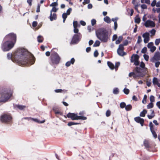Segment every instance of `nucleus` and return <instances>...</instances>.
Wrapping results in <instances>:
<instances>
[{
  "mask_svg": "<svg viewBox=\"0 0 160 160\" xmlns=\"http://www.w3.org/2000/svg\"><path fill=\"white\" fill-rule=\"evenodd\" d=\"M142 41V39L141 36H138V39L137 40V43L139 44Z\"/></svg>",
  "mask_w": 160,
  "mask_h": 160,
  "instance_id": "obj_49",
  "label": "nucleus"
},
{
  "mask_svg": "<svg viewBox=\"0 0 160 160\" xmlns=\"http://www.w3.org/2000/svg\"><path fill=\"white\" fill-rule=\"evenodd\" d=\"M153 106V104L152 102H151L147 106V108L148 109L152 108Z\"/></svg>",
  "mask_w": 160,
  "mask_h": 160,
  "instance_id": "obj_38",
  "label": "nucleus"
},
{
  "mask_svg": "<svg viewBox=\"0 0 160 160\" xmlns=\"http://www.w3.org/2000/svg\"><path fill=\"white\" fill-rule=\"evenodd\" d=\"M139 57L137 54H133L131 59V62H134V64L135 65H138L139 64V62L138 61Z\"/></svg>",
  "mask_w": 160,
  "mask_h": 160,
  "instance_id": "obj_7",
  "label": "nucleus"
},
{
  "mask_svg": "<svg viewBox=\"0 0 160 160\" xmlns=\"http://www.w3.org/2000/svg\"><path fill=\"white\" fill-rule=\"evenodd\" d=\"M156 32V30L154 29H152V30H150V31L149 32L151 34V37L154 36L155 35Z\"/></svg>",
  "mask_w": 160,
  "mask_h": 160,
  "instance_id": "obj_30",
  "label": "nucleus"
},
{
  "mask_svg": "<svg viewBox=\"0 0 160 160\" xmlns=\"http://www.w3.org/2000/svg\"><path fill=\"white\" fill-rule=\"evenodd\" d=\"M31 119L32 120H33L34 121V122H38V123H44L45 122V120H43V121H41V122H40L39 121V120H38V119H34V118H31Z\"/></svg>",
  "mask_w": 160,
  "mask_h": 160,
  "instance_id": "obj_36",
  "label": "nucleus"
},
{
  "mask_svg": "<svg viewBox=\"0 0 160 160\" xmlns=\"http://www.w3.org/2000/svg\"><path fill=\"white\" fill-rule=\"evenodd\" d=\"M144 38L143 41L144 43H147L150 40V34L148 32L143 33L142 35Z\"/></svg>",
  "mask_w": 160,
  "mask_h": 160,
  "instance_id": "obj_15",
  "label": "nucleus"
},
{
  "mask_svg": "<svg viewBox=\"0 0 160 160\" xmlns=\"http://www.w3.org/2000/svg\"><path fill=\"white\" fill-rule=\"evenodd\" d=\"M68 15L66 13H64L62 15V17L63 18V22H64L66 18H67Z\"/></svg>",
  "mask_w": 160,
  "mask_h": 160,
  "instance_id": "obj_34",
  "label": "nucleus"
},
{
  "mask_svg": "<svg viewBox=\"0 0 160 160\" xmlns=\"http://www.w3.org/2000/svg\"><path fill=\"white\" fill-rule=\"evenodd\" d=\"M58 9V8H56L55 7H53L52 8V9L50 13H52V12H57Z\"/></svg>",
  "mask_w": 160,
  "mask_h": 160,
  "instance_id": "obj_50",
  "label": "nucleus"
},
{
  "mask_svg": "<svg viewBox=\"0 0 160 160\" xmlns=\"http://www.w3.org/2000/svg\"><path fill=\"white\" fill-rule=\"evenodd\" d=\"M107 64L108 66L109 67L112 69H114V66L113 64L111 62H108Z\"/></svg>",
  "mask_w": 160,
  "mask_h": 160,
  "instance_id": "obj_26",
  "label": "nucleus"
},
{
  "mask_svg": "<svg viewBox=\"0 0 160 160\" xmlns=\"http://www.w3.org/2000/svg\"><path fill=\"white\" fill-rule=\"evenodd\" d=\"M142 8L143 9H146L147 8V6L145 4H142L141 6Z\"/></svg>",
  "mask_w": 160,
  "mask_h": 160,
  "instance_id": "obj_59",
  "label": "nucleus"
},
{
  "mask_svg": "<svg viewBox=\"0 0 160 160\" xmlns=\"http://www.w3.org/2000/svg\"><path fill=\"white\" fill-rule=\"evenodd\" d=\"M123 37L122 36H119L118 39L116 41V44H118L120 43L121 41L122 40Z\"/></svg>",
  "mask_w": 160,
  "mask_h": 160,
  "instance_id": "obj_24",
  "label": "nucleus"
},
{
  "mask_svg": "<svg viewBox=\"0 0 160 160\" xmlns=\"http://www.w3.org/2000/svg\"><path fill=\"white\" fill-rule=\"evenodd\" d=\"M72 10V8H69L67 11V12L66 13L68 15H69L70 14Z\"/></svg>",
  "mask_w": 160,
  "mask_h": 160,
  "instance_id": "obj_55",
  "label": "nucleus"
},
{
  "mask_svg": "<svg viewBox=\"0 0 160 160\" xmlns=\"http://www.w3.org/2000/svg\"><path fill=\"white\" fill-rule=\"evenodd\" d=\"M160 43V38L157 39L155 41V43L156 45H158Z\"/></svg>",
  "mask_w": 160,
  "mask_h": 160,
  "instance_id": "obj_48",
  "label": "nucleus"
},
{
  "mask_svg": "<svg viewBox=\"0 0 160 160\" xmlns=\"http://www.w3.org/2000/svg\"><path fill=\"white\" fill-rule=\"evenodd\" d=\"M156 1L154 0L151 3V6L152 7H154L156 5Z\"/></svg>",
  "mask_w": 160,
  "mask_h": 160,
  "instance_id": "obj_56",
  "label": "nucleus"
},
{
  "mask_svg": "<svg viewBox=\"0 0 160 160\" xmlns=\"http://www.w3.org/2000/svg\"><path fill=\"white\" fill-rule=\"evenodd\" d=\"M126 106V104L124 102H122L120 104V107L121 108H125Z\"/></svg>",
  "mask_w": 160,
  "mask_h": 160,
  "instance_id": "obj_44",
  "label": "nucleus"
},
{
  "mask_svg": "<svg viewBox=\"0 0 160 160\" xmlns=\"http://www.w3.org/2000/svg\"><path fill=\"white\" fill-rule=\"evenodd\" d=\"M150 100L151 102H152L155 101V98L154 96L151 95L150 97Z\"/></svg>",
  "mask_w": 160,
  "mask_h": 160,
  "instance_id": "obj_40",
  "label": "nucleus"
},
{
  "mask_svg": "<svg viewBox=\"0 0 160 160\" xmlns=\"http://www.w3.org/2000/svg\"><path fill=\"white\" fill-rule=\"evenodd\" d=\"M57 18V16L55 13H50V20L51 21H52L54 20H56Z\"/></svg>",
  "mask_w": 160,
  "mask_h": 160,
  "instance_id": "obj_20",
  "label": "nucleus"
},
{
  "mask_svg": "<svg viewBox=\"0 0 160 160\" xmlns=\"http://www.w3.org/2000/svg\"><path fill=\"white\" fill-rule=\"evenodd\" d=\"M160 64V62L159 61H157L155 63V66L156 68H158L159 67Z\"/></svg>",
  "mask_w": 160,
  "mask_h": 160,
  "instance_id": "obj_61",
  "label": "nucleus"
},
{
  "mask_svg": "<svg viewBox=\"0 0 160 160\" xmlns=\"http://www.w3.org/2000/svg\"><path fill=\"white\" fill-rule=\"evenodd\" d=\"M155 25V23L151 20H147L144 23V25L146 27H154Z\"/></svg>",
  "mask_w": 160,
  "mask_h": 160,
  "instance_id": "obj_12",
  "label": "nucleus"
},
{
  "mask_svg": "<svg viewBox=\"0 0 160 160\" xmlns=\"http://www.w3.org/2000/svg\"><path fill=\"white\" fill-rule=\"evenodd\" d=\"M147 98V95H144L142 101V103H143L144 104L146 103V100Z\"/></svg>",
  "mask_w": 160,
  "mask_h": 160,
  "instance_id": "obj_45",
  "label": "nucleus"
},
{
  "mask_svg": "<svg viewBox=\"0 0 160 160\" xmlns=\"http://www.w3.org/2000/svg\"><path fill=\"white\" fill-rule=\"evenodd\" d=\"M160 60V53L159 52L155 53L153 57L151 59L152 62H154L155 61H158Z\"/></svg>",
  "mask_w": 160,
  "mask_h": 160,
  "instance_id": "obj_14",
  "label": "nucleus"
},
{
  "mask_svg": "<svg viewBox=\"0 0 160 160\" xmlns=\"http://www.w3.org/2000/svg\"><path fill=\"white\" fill-rule=\"evenodd\" d=\"M156 11L158 13H159V14L158 16V17L159 18V23H160V8H157L156 9Z\"/></svg>",
  "mask_w": 160,
  "mask_h": 160,
  "instance_id": "obj_47",
  "label": "nucleus"
},
{
  "mask_svg": "<svg viewBox=\"0 0 160 160\" xmlns=\"http://www.w3.org/2000/svg\"><path fill=\"white\" fill-rule=\"evenodd\" d=\"M134 20L135 22L137 23H139L141 21L140 18L138 15L135 18Z\"/></svg>",
  "mask_w": 160,
  "mask_h": 160,
  "instance_id": "obj_25",
  "label": "nucleus"
},
{
  "mask_svg": "<svg viewBox=\"0 0 160 160\" xmlns=\"http://www.w3.org/2000/svg\"><path fill=\"white\" fill-rule=\"evenodd\" d=\"M117 38V35L115 34L113 35L112 38V40L113 41H115Z\"/></svg>",
  "mask_w": 160,
  "mask_h": 160,
  "instance_id": "obj_63",
  "label": "nucleus"
},
{
  "mask_svg": "<svg viewBox=\"0 0 160 160\" xmlns=\"http://www.w3.org/2000/svg\"><path fill=\"white\" fill-rule=\"evenodd\" d=\"M143 57L144 59L146 61H148L149 59V56L146 54H144L143 55Z\"/></svg>",
  "mask_w": 160,
  "mask_h": 160,
  "instance_id": "obj_53",
  "label": "nucleus"
},
{
  "mask_svg": "<svg viewBox=\"0 0 160 160\" xmlns=\"http://www.w3.org/2000/svg\"><path fill=\"white\" fill-rule=\"evenodd\" d=\"M16 106L20 110H22L26 108V106L22 105H16Z\"/></svg>",
  "mask_w": 160,
  "mask_h": 160,
  "instance_id": "obj_27",
  "label": "nucleus"
},
{
  "mask_svg": "<svg viewBox=\"0 0 160 160\" xmlns=\"http://www.w3.org/2000/svg\"><path fill=\"white\" fill-rule=\"evenodd\" d=\"M98 55V53L97 50H95L94 53V56L95 57H97Z\"/></svg>",
  "mask_w": 160,
  "mask_h": 160,
  "instance_id": "obj_58",
  "label": "nucleus"
},
{
  "mask_svg": "<svg viewBox=\"0 0 160 160\" xmlns=\"http://www.w3.org/2000/svg\"><path fill=\"white\" fill-rule=\"evenodd\" d=\"M144 144L145 146L147 148H148L149 146L148 142L147 140H144Z\"/></svg>",
  "mask_w": 160,
  "mask_h": 160,
  "instance_id": "obj_33",
  "label": "nucleus"
},
{
  "mask_svg": "<svg viewBox=\"0 0 160 160\" xmlns=\"http://www.w3.org/2000/svg\"><path fill=\"white\" fill-rule=\"evenodd\" d=\"M136 70L137 71L139 75H143V76H140V77H143L147 72V68H141L139 67H137L136 68Z\"/></svg>",
  "mask_w": 160,
  "mask_h": 160,
  "instance_id": "obj_9",
  "label": "nucleus"
},
{
  "mask_svg": "<svg viewBox=\"0 0 160 160\" xmlns=\"http://www.w3.org/2000/svg\"><path fill=\"white\" fill-rule=\"evenodd\" d=\"M156 47L154 46H152L151 48H150V51L151 52H154V51L156 50Z\"/></svg>",
  "mask_w": 160,
  "mask_h": 160,
  "instance_id": "obj_51",
  "label": "nucleus"
},
{
  "mask_svg": "<svg viewBox=\"0 0 160 160\" xmlns=\"http://www.w3.org/2000/svg\"><path fill=\"white\" fill-rule=\"evenodd\" d=\"M96 34L98 39L102 42H106L108 38V33L107 31L104 28H101L96 32Z\"/></svg>",
  "mask_w": 160,
  "mask_h": 160,
  "instance_id": "obj_2",
  "label": "nucleus"
},
{
  "mask_svg": "<svg viewBox=\"0 0 160 160\" xmlns=\"http://www.w3.org/2000/svg\"><path fill=\"white\" fill-rule=\"evenodd\" d=\"M147 51V48L146 47H144V48H143L141 51V52L142 53H145Z\"/></svg>",
  "mask_w": 160,
  "mask_h": 160,
  "instance_id": "obj_52",
  "label": "nucleus"
},
{
  "mask_svg": "<svg viewBox=\"0 0 160 160\" xmlns=\"http://www.w3.org/2000/svg\"><path fill=\"white\" fill-rule=\"evenodd\" d=\"M73 24L74 28H79L80 26V25L78 23V22L77 21H73Z\"/></svg>",
  "mask_w": 160,
  "mask_h": 160,
  "instance_id": "obj_21",
  "label": "nucleus"
},
{
  "mask_svg": "<svg viewBox=\"0 0 160 160\" xmlns=\"http://www.w3.org/2000/svg\"><path fill=\"white\" fill-rule=\"evenodd\" d=\"M123 91L124 92V93L126 94H128L129 92V90L126 88H125L123 89Z\"/></svg>",
  "mask_w": 160,
  "mask_h": 160,
  "instance_id": "obj_39",
  "label": "nucleus"
},
{
  "mask_svg": "<svg viewBox=\"0 0 160 160\" xmlns=\"http://www.w3.org/2000/svg\"><path fill=\"white\" fill-rule=\"evenodd\" d=\"M132 106L131 105L129 104L126 106L125 107V109L127 111H129L132 109Z\"/></svg>",
  "mask_w": 160,
  "mask_h": 160,
  "instance_id": "obj_37",
  "label": "nucleus"
},
{
  "mask_svg": "<svg viewBox=\"0 0 160 160\" xmlns=\"http://www.w3.org/2000/svg\"><path fill=\"white\" fill-rule=\"evenodd\" d=\"M134 120L137 122L140 123L142 126H143V123L144 122V120L143 119L138 117L134 118Z\"/></svg>",
  "mask_w": 160,
  "mask_h": 160,
  "instance_id": "obj_17",
  "label": "nucleus"
},
{
  "mask_svg": "<svg viewBox=\"0 0 160 160\" xmlns=\"http://www.w3.org/2000/svg\"><path fill=\"white\" fill-rule=\"evenodd\" d=\"M142 3H146L149 4H150V0H141Z\"/></svg>",
  "mask_w": 160,
  "mask_h": 160,
  "instance_id": "obj_35",
  "label": "nucleus"
},
{
  "mask_svg": "<svg viewBox=\"0 0 160 160\" xmlns=\"http://www.w3.org/2000/svg\"><path fill=\"white\" fill-rule=\"evenodd\" d=\"M60 58L57 53L52 58V63L55 64H58L60 61Z\"/></svg>",
  "mask_w": 160,
  "mask_h": 160,
  "instance_id": "obj_13",
  "label": "nucleus"
},
{
  "mask_svg": "<svg viewBox=\"0 0 160 160\" xmlns=\"http://www.w3.org/2000/svg\"><path fill=\"white\" fill-rule=\"evenodd\" d=\"M11 96V93L6 91L0 93V102L7 101Z\"/></svg>",
  "mask_w": 160,
  "mask_h": 160,
  "instance_id": "obj_4",
  "label": "nucleus"
},
{
  "mask_svg": "<svg viewBox=\"0 0 160 160\" xmlns=\"http://www.w3.org/2000/svg\"><path fill=\"white\" fill-rule=\"evenodd\" d=\"M123 46L122 44H120L119 47L117 50V53L118 54L122 56H123L126 55V53L123 51Z\"/></svg>",
  "mask_w": 160,
  "mask_h": 160,
  "instance_id": "obj_10",
  "label": "nucleus"
},
{
  "mask_svg": "<svg viewBox=\"0 0 160 160\" xmlns=\"http://www.w3.org/2000/svg\"><path fill=\"white\" fill-rule=\"evenodd\" d=\"M152 83L154 85H157L158 87H160V79L158 80L157 78L154 77L153 79Z\"/></svg>",
  "mask_w": 160,
  "mask_h": 160,
  "instance_id": "obj_18",
  "label": "nucleus"
},
{
  "mask_svg": "<svg viewBox=\"0 0 160 160\" xmlns=\"http://www.w3.org/2000/svg\"><path fill=\"white\" fill-rule=\"evenodd\" d=\"M104 20L105 22L108 23H109L111 22V20L109 17L108 16H106L104 18Z\"/></svg>",
  "mask_w": 160,
  "mask_h": 160,
  "instance_id": "obj_23",
  "label": "nucleus"
},
{
  "mask_svg": "<svg viewBox=\"0 0 160 160\" xmlns=\"http://www.w3.org/2000/svg\"><path fill=\"white\" fill-rule=\"evenodd\" d=\"M79 124V123H75L74 122H68V125L69 126H71L72 125H77Z\"/></svg>",
  "mask_w": 160,
  "mask_h": 160,
  "instance_id": "obj_41",
  "label": "nucleus"
},
{
  "mask_svg": "<svg viewBox=\"0 0 160 160\" xmlns=\"http://www.w3.org/2000/svg\"><path fill=\"white\" fill-rule=\"evenodd\" d=\"M149 126L150 127V130H153V125L152 122H150L149 124Z\"/></svg>",
  "mask_w": 160,
  "mask_h": 160,
  "instance_id": "obj_54",
  "label": "nucleus"
},
{
  "mask_svg": "<svg viewBox=\"0 0 160 160\" xmlns=\"http://www.w3.org/2000/svg\"><path fill=\"white\" fill-rule=\"evenodd\" d=\"M118 89L117 88H115L113 90V93L114 94H117L118 93Z\"/></svg>",
  "mask_w": 160,
  "mask_h": 160,
  "instance_id": "obj_43",
  "label": "nucleus"
},
{
  "mask_svg": "<svg viewBox=\"0 0 160 160\" xmlns=\"http://www.w3.org/2000/svg\"><path fill=\"white\" fill-rule=\"evenodd\" d=\"M7 57L9 59L14 58L16 60L20 62L22 64L27 66L33 64L35 60L33 56L24 49H19L14 55L8 53L7 55Z\"/></svg>",
  "mask_w": 160,
  "mask_h": 160,
  "instance_id": "obj_1",
  "label": "nucleus"
},
{
  "mask_svg": "<svg viewBox=\"0 0 160 160\" xmlns=\"http://www.w3.org/2000/svg\"><path fill=\"white\" fill-rule=\"evenodd\" d=\"M151 131L152 135H153V136L154 137V138H156L157 137V135L156 133V132H155V131L154 130H151Z\"/></svg>",
  "mask_w": 160,
  "mask_h": 160,
  "instance_id": "obj_46",
  "label": "nucleus"
},
{
  "mask_svg": "<svg viewBox=\"0 0 160 160\" xmlns=\"http://www.w3.org/2000/svg\"><path fill=\"white\" fill-rule=\"evenodd\" d=\"M37 25V22L36 21L33 22L32 25L33 27H35Z\"/></svg>",
  "mask_w": 160,
  "mask_h": 160,
  "instance_id": "obj_62",
  "label": "nucleus"
},
{
  "mask_svg": "<svg viewBox=\"0 0 160 160\" xmlns=\"http://www.w3.org/2000/svg\"><path fill=\"white\" fill-rule=\"evenodd\" d=\"M67 117L69 118H71L72 120L82 119L85 120L87 118L85 117L78 116L77 114L74 113H69L67 115Z\"/></svg>",
  "mask_w": 160,
  "mask_h": 160,
  "instance_id": "obj_5",
  "label": "nucleus"
},
{
  "mask_svg": "<svg viewBox=\"0 0 160 160\" xmlns=\"http://www.w3.org/2000/svg\"><path fill=\"white\" fill-rule=\"evenodd\" d=\"M14 44L12 41H8L2 44L1 48L3 51H8L13 47Z\"/></svg>",
  "mask_w": 160,
  "mask_h": 160,
  "instance_id": "obj_3",
  "label": "nucleus"
},
{
  "mask_svg": "<svg viewBox=\"0 0 160 160\" xmlns=\"http://www.w3.org/2000/svg\"><path fill=\"white\" fill-rule=\"evenodd\" d=\"M81 39L80 34H75L74 35L71 42V44H76Z\"/></svg>",
  "mask_w": 160,
  "mask_h": 160,
  "instance_id": "obj_8",
  "label": "nucleus"
},
{
  "mask_svg": "<svg viewBox=\"0 0 160 160\" xmlns=\"http://www.w3.org/2000/svg\"><path fill=\"white\" fill-rule=\"evenodd\" d=\"M106 116L107 117H109L110 115L111 114V112L110 110H108L106 112Z\"/></svg>",
  "mask_w": 160,
  "mask_h": 160,
  "instance_id": "obj_57",
  "label": "nucleus"
},
{
  "mask_svg": "<svg viewBox=\"0 0 160 160\" xmlns=\"http://www.w3.org/2000/svg\"><path fill=\"white\" fill-rule=\"evenodd\" d=\"M150 111H151V115H148V118L149 119H152L155 116L154 114V111L153 110H152L151 109V110H150Z\"/></svg>",
  "mask_w": 160,
  "mask_h": 160,
  "instance_id": "obj_22",
  "label": "nucleus"
},
{
  "mask_svg": "<svg viewBox=\"0 0 160 160\" xmlns=\"http://www.w3.org/2000/svg\"><path fill=\"white\" fill-rule=\"evenodd\" d=\"M38 41L39 42H41L43 41V38L42 36H39L38 37Z\"/></svg>",
  "mask_w": 160,
  "mask_h": 160,
  "instance_id": "obj_31",
  "label": "nucleus"
},
{
  "mask_svg": "<svg viewBox=\"0 0 160 160\" xmlns=\"http://www.w3.org/2000/svg\"><path fill=\"white\" fill-rule=\"evenodd\" d=\"M11 117L8 114H4L1 116L0 120L1 122L5 123L9 122L12 121Z\"/></svg>",
  "mask_w": 160,
  "mask_h": 160,
  "instance_id": "obj_6",
  "label": "nucleus"
},
{
  "mask_svg": "<svg viewBox=\"0 0 160 160\" xmlns=\"http://www.w3.org/2000/svg\"><path fill=\"white\" fill-rule=\"evenodd\" d=\"M147 113V110H143V111L140 113V116L141 117H144Z\"/></svg>",
  "mask_w": 160,
  "mask_h": 160,
  "instance_id": "obj_28",
  "label": "nucleus"
},
{
  "mask_svg": "<svg viewBox=\"0 0 160 160\" xmlns=\"http://www.w3.org/2000/svg\"><path fill=\"white\" fill-rule=\"evenodd\" d=\"M96 23V21L95 19H93L91 20V23L92 25L94 26Z\"/></svg>",
  "mask_w": 160,
  "mask_h": 160,
  "instance_id": "obj_60",
  "label": "nucleus"
},
{
  "mask_svg": "<svg viewBox=\"0 0 160 160\" xmlns=\"http://www.w3.org/2000/svg\"><path fill=\"white\" fill-rule=\"evenodd\" d=\"M5 38L7 39H11L12 40L11 41H12L14 43V44L16 42V36L13 33H11L8 34L6 36Z\"/></svg>",
  "mask_w": 160,
  "mask_h": 160,
  "instance_id": "obj_11",
  "label": "nucleus"
},
{
  "mask_svg": "<svg viewBox=\"0 0 160 160\" xmlns=\"http://www.w3.org/2000/svg\"><path fill=\"white\" fill-rule=\"evenodd\" d=\"M58 1V0H56V1L52 3L50 5V7H55L56 6H57L58 5V4L57 3Z\"/></svg>",
  "mask_w": 160,
  "mask_h": 160,
  "instance_id": "obj_32",
  "label": "nucleus"
},
{
  "mask_svg": "<svg viewBox=\"0 0 160 160\" xmlns=\"http://www.w3.org/2000/svg\"><path fill=\"white\" fill-rule=\"evenodd\" d=\"M153 46V43L152 42H150L147 45V47L148 48H151Z\"/></svg>",
  "mask_w": 160,
  "mask_h": 160,
  "instance_id": "obj_42",
  "label": "nucleus"
},
{
  "mask_svg": "<svg viewBox=\"0 0 160 160\" xmlns=\"http://www.w3.org/2000/svg\"><path fill=\"white\" fill-rule=\"evenodd\" d=\"M80 24L82 26H84L86 25V22L83 21H80Z\"/></svg>",
  "mask_w": 160,
  "mask_h": 160,
  "instance_id": "obj_64",
  "label": "nucleus"
},
{
  "mask_svg": "<svg viewBox=\"0 0 160 160\" xmlns=\"http://www.w3.org/2000/svg\"><path fill=\"white\" fill-rule=\"evenodd\" d=\"M100 42L98 40H97L95 41V43L93 45L94 47H96L99 46L100 45Z\"/></svg>",
  "mask_w": 160,
  "mask_h": 160,
  "instance_id": "obj_29",
  "label": "nucleus"
},
{
  "mask_svg": "<svg viewBox=\"0 0 160 160\" xmlns=\"http://www.w3.org/2000/svg\"><path fill=\"white\" fill-rule=\"evenodd\" d=\"M75 61V60L74 58H72L71 59L70 61H68L66 63L65 65L67 67H69L70 65L71 64H73Z\"/></svg>",
  "mask_w": 160,
  "mask_h": 160,
  "instance_id": "obj_19",
  "label": "nucleus"
},
{
  "mask_svg": "<svg viewBox=\"0 0 160 160\" xmlns=\"http://www.w3.org/2000/svg\"><path fill=\"white\" fill-rule=\"evenodd\" d=\"M143 76V74L139 75L137 71L136 70V69H135V71L134 72H130L129 75V77L132 76L134 78H138L140 77V76Z\"/></svg>",
  "mask_w": 160,
  "mask_h": 160,
  "instance_id": "obj_16",
  "label": "nucleus"
}]
</instances>
